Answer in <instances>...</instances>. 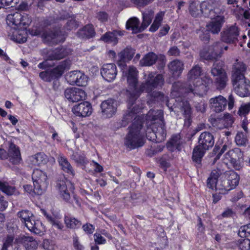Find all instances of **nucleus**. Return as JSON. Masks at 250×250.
<instances>
[{
  "mask_svg": "<svg viewBox=\"0 0 250 250\" xmlns=\"http://www.w3.org/2000/svg\"><path fill=\"white\" fill-rule=\"evenodd\" d=\"M128 103V100L127 101ZM135 102L128 103V108L124 115L121 122V126H125L132 121H133L132 126L125 140V145L130 149L142 146L145 144V133L141 131L143 126L142 119L138 115L142 107L134 106Z\"/></svg>",
  "mask_w": 250,
  "mask_h": 250,
  "instance_id": "f257e3e1",
  "label": "nucleus"
},
{
  "mask_svg": "<svg viewBox=\"0 0 250 250\" xmlns=\"http://www.w3.org/2000/svg\"><path fill=\"white\" fill-rule=\"evenodd\" d=\"M144 78L146 81L140 84L138 92H143L145 91L149 94L150 98L148 101V103L164 101L168 103L167 97H165L162 93L156 91H152L154 89L161 88L164 85L163 76L162 74L155 76L154 73L150 72L147 75L145 74Z\"/></svg>",
  "mask_w": 250,
  "mask_h": 250,
  "instance_id": "f03ea898",
  "label": "nucleus"
},
{
  "mask_svg": "<svg viewBox=\"0 0 250 250\" xmlns=\"http://www.w3.org/2000/svg\"><path fill=\"white\" fill-rule=\"evenodd\" d=\"M163 118V112L161 110L150 109L146 114V120L147 121L159 120L157 123H153L152 125L151 132L149 131V129H147L146 137L149 140L161 142L165 139L167 133L165 124Z\"/></svg>",
  "mask_w": 250,
  "mask_h": 250,
  "instance_id": "7ed1b4c3",
  "label": "nucleus"
},
{
  "mask_svg": "<svg viewBox=\"0 0 250 250\" xmlns=\"http://www.w3.org/2000/svg\"><path fill=\"white\" fill-rule=\"evenodd\" d=\"M198 144L194 148L192 154V160L198 168L201 166V161L205 151L211 148L214 144L213 136L208 132L202 133L198 138Z\"/></svg>",
  "mask_w": 250,
  "mask_h": 250,
  "instance_id": "20e7f679",
  "label": "nucleus"
},
{
  "mask_svg": "<svg viewBox=\"0 0 250 250\" xmlns=\"http://www.w3.org/2000/svg\"><path fill=\"white\" fill-rule=\"evenodd\" d=\"M202 72V67L198 64L192 67L188 74V84L185 87V92L191 93L194 95H200L202 91L207 90L206 87L201 83L200 76Z\"/></svg>",
  "mask_w": 250,
  "mask_h": 250,
  "instance_id": "39448f33",
  "label": "nucleus"
},
{
  "mask_svg": "<svg viewBox=\"0 0 250 250\" xmlns=\"http://www.w3.org/2000/svg\"><path fill=\"white\" fill-rule=\"evenodd\" d=\"M127 83L128 89L127 90V95L128 98V103L132 104L135 102L142 92H138L140 85H138V71L136 68L130 66L126 73Z\"/></svg>",
  "mask_w": 250,
  "mask_h": 250,
  "instance_id": "423d86ee",
  "label": "nucleus"
},
{
  "mask_svg": "<svg viewBox=\"0 0 250 250\" xmlns=\"http://www.w3.org/2000/svg\"><path fill=\"white\" fill-rule=\"evenodd\" d=\"M17 216L31 232L40 234L43 232L42 223L39 220H35L33 214L29 210L24 209L20 211Z\"/></svg>",
  "mask_w": 250,
  "mask_h": 250,
  "instance_id": "0eeeda50",
  "label": "nucleus"
},
{
  "mask_svg": "<svg viewBox=\"0 0 250 250\" xmlns=\"http://www.w3.org/2000/svg\"><path fill=\"white\" fill-rule=\"evenodd\" d=\"M182 86V84L179 83H175L172 85L171 95L174 98H175L176 106L179 108L184 116L186 120H189L190 118L191 111L190 104L187 101H185L181 97L179 93H182L184 89L180 88Z\"/></svg>",
  "mask_w": 250,
  "mask_h": 250,
  "instance_id": "6e6552de",
  "label": "nucleus"
},
{
  "mask_svg": "<svg viewBox=\"0 0 250 250\" xmlns=\"http://www.w3.org/2000/svg\"><path fill=\"white\" fill-rule=\"evenodd\" d=\"M218 182L217 189L222 194L234 188L239 184V176L234 171H230L223 175L221 174Z\"/></svg>",
  "mask_w": 250,
  "mask_h": 250,
  "instance_id": "1a4fd4ad",
  "label": "nucleus"
},
{
  "mask_svg": "<svg viewBox=\"0 0 250 250\" xmlns=\"http://www.w3.org/2000/svg\"><path fill=\"white\" fill-rule=\"evenodd\" d=\"M71 64L70 60H64L55 68L40 72L39 76L43 81L50 82L60 78L65 70L70 69Z\"/></svg>",
  "mask_w": 250,
  "mask_h": 250,
  "instance_id": "9d476101",
  "label": "nucleus"
},
{
  "mask_svg": "<svg viewBox=\"0 0 250 250\" xmlns=\"http://www.w3.org/2000/svg\"><path fill=\"white\" fill-rule=\"evenodd\" d=\"M200 8L202 14L209 18H214L217 15L225 12V7L215 0H208L202 2Z\"/></svg>",
  "mask_w": 250,
  "mask_h": 250,
  "instance_id": "9b49d317",
  "label": "nucleus"
},
{
  "mask_svg": "<svg viewBox=\"0 0 250 250\" xmlns=\"http://www.w3.org/2000/svg\"><path fill=\"white\" fill-rule=\"evenodd\" d=\"M32 178L34 187V192L38 195H42L46 190L48 186L46 173L40 169H35Z\"/></svg>",
  "mask_w": 250,
  "mask_h": 250,
  "instance_id": "f8f14e48",
  "label": "nucleus"
},
{
  "mask_svg": "<svg viewBox=\"0 0 250 250\" xmlns=\"http://www.w3.org/2000/svg\"><path fill=\"white\" fill-rule=\"evenodd\" d=\"M222 53V43L219 42H216L210 46L207 50L202 51L200 56L206 60L214 61L221 57Z\"/></svg>",
  "mask_w": 250,
  "mask_h": 250,
  "instance_id": "ddd939ff",
  "label": "nucleus"
},
{
  "mask_svg": "<svg viewBox=\"0 0 250 250\" xmlns=\"http://www.w3.org/2000/svg\"><path fill=\"white\" fill-rule=\"evenodd\" d=\"M232 83L234 92L241 97H247L250 95V81L245 77L232 79Z\"/></svg>",
  "mask_w": 250,
  "mask_h": 250,
  "instance_id": "4468645a",
  "label": "nucleus"
},
{
  "mask_svg": "<svg viewBox=\"0 0 250 250\" xmlns=\"http://www.w3.org/2000/svg\"><path fill=\"white\" fill-rule=\"evenodd\" d=\"M243 156L241 150L238 148L229 150L224 155V162L226 164L229 163L236 170H240L242 168V165L240 160Z\"/></svg>",
  "mask_w": 250,
  "mask_h": 250,
  "instance_id": "2eb2a0df",
  "label": "nucleus"
},
{
  "mask_svg": "<svg viewBox=\"0 0 250 250\" xmlns=\"http://www.w3.org/2000/svg\"><path fill=\"white\" fill-rule=\"evenodd\" d=\"M239 31L237 26L231 25L224 28L221 33V41L227 43H235L238 41Z\"/></svg>",
  "mask_w": 250,
  "mask_h": 250,
  "instance_id": "dca6fc26",
  "label": "nucleus"
},
{
  "mask_svg": "<svg viewBox=\"0 0 250 250\" xmlns=\"http://www.w3.org/2000/svg\"><path fill=\"white\" fill-rule=\"evenodd\" d=\"M101 113L104 118H111L116 112L117 104L114 100L109 99L103 101L100 105Z\"/></svg>",
  "mask_w": 250,
  "mask_h": 250,
  "instance_id": "f3484780",
  "label": "nucleus"
},
{
  "mask_svg": "<svg viewBox=\"0 0 250 250\" xmlns=\"http://www.w3.org/2000/svg\"><path fill=\"white\" fill-rule=\"evenodd\" d=\"M66 80L71 85H77L83 86L86 85L87 77L80 71H73L69 72L66 76Z\"/></svg>",
  "mask_w": 250,
  "mask_h": 250,
  "instance_id": "a211bd4d",
  "label": "nucleus"
},
{
  "mask_svg": "<svg viewBox=\"0 0 250 250\" xmlns=\"http://www.w3.org/2000/svg\"><path fill=\"white\" fill-rule=\"evenodd\" d=\"M233 122V118L229 113L225 114L223 116L220 118H212L210 122L213 126L219 129L228 128L231 127Z\"/></svg>",
  "mask_w": 250,
  "mask_h": 250,
  "instance_id": "6ab92c4d",
  "label": "nucleus"
},
{
  "mask_svg": "<svg viewBox=\"0 0 250 250\" xmlns=\"http://www.w3.org/2000/svg\"><path fill=\"white\" fill-rule=\"evenodd\" d=\"M91 104L87 101L83 102L75 105L72 108V112L77 116L86 117L89 116L92 113Z\"/></svg>",
  "mask_w": 250,
  "mask_h": 250,
  "instance_id": "aec40b11",
  "label": "nucleus"
},
{
  "mask_svg": "<svg viewBox=\"0 0 250 250\" xmlns=\"http://www.w3.org/2000/svg\"><path fill=\"white\" fill-rule=\"evenodd\" d=\"M42 37L44 42L49 44L58 43L60 42H63L65 40V37L63 34H62L60 31H44Z\"/></svg>",
  "mask_w": 250,
  "mask_h": 250,
  "instance_id": "412c9836",
  "label": "nucleus"
},
{
  "mask_svg": "<svg viewBox=\"0 0 250 250\" xmlns=\"http://www.w3.org/2000/svg\"><path fill=\"white\" fill-rule=\"evenodd\" d=\"M210 19L212 21L207 25L208 29L213 34H218L225 22L224 13L217 15L216 17Z\"/></svg>",
  "mask_w": 250,
  "mask_h": 250,
  "instance_id": "4be33fe9",
  "label": "nucleus"
},
{
  "mask_svg": "<svg viewBox=\"0 0 250 250\" xmlns=\"http://www.w3.org/2000/svg\"><path fill=\"white\" fill-rule=\"evenodd\" d=\"M101 74L103 78L107 82L113 81L117 74L116 66L114 63H107L103 65Z\"/></svg>",
  "mask_w": 250,
  "mask_h": 250,
  "instance_id": "5701e85b",
  "label": "nucleus"
},
{
  "mask_svg": "<svg viewBox=\"0 0 250 250\" xmlns=\"http://www.w3.org/2000/svg\"><path fill=\"white\" fill-rule=\"evenodd\" d=\"M209 104L210 108L214 111L219 113L225 109L227 104V100L223 96L219 95L210 98Z\"/></svg>",
  "mask_w": 250,
  "mask_h": 250,
  "instance_id": "b1692460",
  "label": "nucleus"
},
{
  "mask_svg": "<svg viewBox=\"0 0 250 250\" xmlns=\"http://www.w3.org/2000/svg\"><path fill=\"white\" fill-rule=\"evenodd\" d=\"M64 95L67 99L72 102H78L86 96L84 90L76 87L67 88L64 91Z\"/></svg>",
  "mask_w": 250,
  "mask_h": 250,
  "instance_id": "393cba45",
  "label": "nucleus"
},
{
  "mask_svg": "<svg viewBox=\"0 0 250 250\" xmlns=\"http://www.w3.org/2000/svg\"><path fill=\"white\" fill-rule=\"evenodd\" d=\"M135 54V50L131 47H126L118 54V65L123 69L126 66L125 63L130 61Z\"/></svg>",
  "mask_w": 250,
  "mask_h": 250,
  "instance_id": "a878e982",
  "label": "nucleus"
},
{
  "mask_svg": "<svg viewBox=\"0 0 250 250\" xmlns=\"http://www.w3.org/2000/svg\"><path fill=\"white\" fill-rule=\"evenodd\" d=\"M7 154V159L14 165H18L22 160L19 147L12 142L9 143V148Z\"/></svg>",
  "mask_w": 250,
  "mask_h": 250,
  "instance_id": "bb28decb",
  "label": "nucleus"
},
{
  "mask_svg": "<svg viewBox=\"0 0 250 250\" xmlns=\"http://www.w3.org/2000/svg\"><path fill=\"white\" fill-rule=\"evenodd\" d=\"M73 185L70 182L65 180H60L57 182V187L60 192L61 197L66 201L70 198V194L67 190V188H73Z\"/></svg>",
  "mask_w": 250,
  "mask_h": 250,
  "instance_id": "cd10ccee",
  "label": "nucleus"
},
{
  "mask_svg": "<svg viewBox=\"0 0 250 250\" xmlns=\"http://www.w3.org/2000/svg\"><path fill=\"white\" fill-rule=\"evenodd\" d=\"M66 55L65 52V50L62 48H58L54 50L52 53L49 54L48 56V59L43 61L45 62V66L46 68L53 66L54 63L52 62L50 63V61L55 60H60L62 59Z\"/></svg>",
  "mask_w": 250,
  "mask_h": 250,
  "instance_id": "c85d7f7f",
  "label": "nucleus"
},
{
  "mask_svg": "<svg viewBox=\"0 0 250 250\" xmlns=\"http://www.w3.org/2000/svg\"><path fill=\"white\" fill-rule=\"evenodd\" d=\"M221 175V171L219 169L213 170L207 179V187L211 189H217L218 179Z\"/></svg>",
  "mask_w": 250,
  "mask_h": 250,
  "instance_id": "c756f323",
  "label": "nucleus"
},
{
  "mask_svg": "<svg viewBox=\"0 0 250 250\" xmlns=\"http://www.w3.org/2000/svg\"><path fill=\"white\" fill-rule=\"evenodd\" d=\"M168 67L174 76H179L184 70V64L182 61L175 59L168 64Z\"/></svg>",
  "mask_w": 250,
  "mask_h": 250,
  "instance_id": "7c9ffc66",
  "label": "nucleus"
},
{
  "mask_svg": "<svg viewBox=\"0 0 250 250\" xmlns=\"http://www.w3.org/2000/svg\"><path fill=\"white\" fill-rule=\"evenodd\" d=\"M21 241L26 250H36L39 245L37 240L32 236L23 235Z\"/></svg>",
  "mask_w": 250,
  "mask_h": 250,
  "instance_id": "2f4dec72",
  "label": "nucleus"
},
{
  "mask_svg": "<svg viewBox=\"0 0 250 250\" xmlns=\"http://www.w3.org/2000/svg\"><path fill=\"white\" fill-rule=\"evenodd\" d=\"M41 212L54 227L60 230H62L63 229L64 226L60 221V218L58 216L54 217V215L48 214L43 209H41Z\"/></svg>",
  "mask_w": 250,
  "mask_h": 250,
  "instance_id": "473e14b6",
  "label": "nucleus"
},
{
  "mask_svg": "<svg viewBox=\"0 0 250 250\" xmlns=\"http://www.w3.org/2000/svg\"><path fill=\"white\" fill-rule=\"evenodd\" d=\"M78 36L82 39H89L95 35V32L92 24H87L77 32Z\"/></svg>",
  "mask_w": 250,
  "mask_h": 250,
  "instance_id": "72a5a7b5",
  "label": "nucleus"
},
{
  "mask_svg": "<svg viewBox=\"0 0 250 250\" xmlns=\"http://www.w3.org/2000/svg\"><path fill=\"white\" fill-rule=\"evenodd\" d=\"M58 160L59 165L62 167V169L69 174L74 176L75 174L74 170L67 160V158L62 154L59 155Z\"/></svg>",
  "mask_w": 250,
  "mask_h": 250,
  "instance_id": "f704fd0d",
  "label": "nucleus"
},
{
  "mask_svg": "<svg viewBox=\"0 0 250 250\" xmlns=\"http://www.w3.org/2000/svg\"><path fill=\"white\" fill-rule=\"evenodd\" d=\"M246 70V66L243 62H236L234 64L233 73L232 75V79L236 80L237 79L245 77L244 72Z\"/></svg>",
  "mask_w": 250,
  "mask_h": 250,
  "instance_id": "c9c22d12",
  "label": "nucleus"
},
{
  "mask_svg": "<svg viewBox=\"0 0 250 250\" xmlns=\"http://www.w3.org/2000/svg\"><path fill=\"white\" fill-rule=\"evenodd\" d=\"M143 21L141 25V31H144L151 23L154 15L152 10H147L142 13Z\"/></svg>",
  "mask_w": 250,
  "mask_h": 250,
  "instance_id": "e433bc0d",
  "label": "nucleus"
},
{
  "mask_svg": "<svg viewBox=\"0 0 250 250\" xmlns=\"http://www.w3.org/2000/svg\"><path fill=\"white\" fill-rule=\"evenodd\" d=\"M46 155L43 153H38L29 158L30 164L33 166H39L46 163Z\"/></svg>",
  "mask_w": 250,
  "mask_h": 250,
  "instance_id": "4c0bfd02",
  "label": "nucleus"
},
{
  "mask_svg": "<svg viewBox=\"0 0 250 250\" xmlns=\"http://www.w3.org/2000/svg\"><path fill=\"white\" fill-rule=\"evenodd\" d=\"M140 21L139 20L136 18L133 17L129 19L126 22V29H131L133 32L135 33H138L142 32L141 31V26H139Z\"/></svg>",
  "mask_w": 250,
  "mask_h": 250,
  "instance_id": "58836bf2",
  "label": "nucleus"
},
{
  "mask_svg": "<svg viewBox=\"0 0 250 250\" xmlns=\"http://www.w3.org/2000/svg\"><path fill=\"white\" fill-rule=\"evenodd\" d=\"M157 59L158 57L155 53L150 52L140 61V63L144 66H151L156 62Z\"/></svg>",
  "mask_w": 250,
  "mask_h": 250,
  "instance_id": "ea45409f",
  "label": "nucleus"
},
{
  "mask_svg": "<svg viewBox=\"0 0 250 250\" xmlns=\"http://www.w3.org/2000/svg\"><path fill=\"white\" fill-rule=\"evenodd\" d=\"M64 220L66 226L69 229H77L80 228L82 225L80 221L71 216H65Z\"/></svg>",
  "mask_w": 250,
  "mask_h": 250,
  "instance_id": "a19ab883",
  "label": "nucleus"
},
{
  "mask_svg": "<svg viewBox=\"0 0 250 250\" xmlns=\"http://www.w3.org/2000/svg\"><path fill=\"white\" fill-rule=\"evenodd\" d=\"M165 13L161 11L158 13L155 18L154 21L149 28V31L154 32L158 30L163 20Z\"/></svg>",
  "mask_w": 250,
  "mask_h": 250,
  "instance_id": "79ce46f5",
  "label": "nucleus"
},
{
  "mask_svg": "<svg viewBox=\"0 0 250 250\" xmlns=\"http://www.w3.org/2000/svg\"><path fill=\"white\" fill-rule=\"evenodd\" d=\"M23 12H17L13 14H9L7 16V20L12 22L13 24L17 26H21V19H22Z\"/></svg>",
  "mask_w": 250,
  "mask_h": 250,
  "instance_id": "37998d69",
  "label": "nucleus"
},
{
  "mask_svg": "<svg viewBox=\"0 0 250 250\" xmlns=\"http://www.w3.org/2000/svg\"><path fill=\"white\" fill-rule=\"evenodd\" d=\"M228 78L226 72H223L220 75L217 77L215 83L218 89L221 90L225 87Z\"/></svg>",
  "mask_w": 250,
  "mask_h": 250,
  "instance_id": "c03bdc74",
  "label": "nucleus"
},
{
  "mask_svg": "<svg viewBox=\"0 0 250 250\" xmlns=\"http://www.w3.org/2000/svg\"><path fill=\"white\" fill-rule=\"evenodd\" d=\"M0 190L6 194L11 195L15 193L16 189L9 186L7 182L0 180Z\"/></svg>",
  "mask_w": 250,
  "mask_h": 250,
  "instance_id": "a18cd8bd",
  "label": "nucleus"
},
{
  "mask_svg": "<svg viewBox=\"0 0 250 250\" xmlns=\"http://www.w3.org/2000/svg\"><path fill=\"white\" fill-rule=\"evenodd\" d=\"M223 62L220 61H216L213 64L211 69V73L214 76H218L223 73L226 72L222 68Z\"/></svg>",
  "mask_w": 250,
  "mask_h": 250,
  "instance_id": "49530a36",
  "label": "nucleus"
},
{
  "mask_svg": "<svg viewBox=\"0 0 250 250\" xmlns=\"http://www.w3.org/2000/svg\"><path fill=\"white\" fill-rule=\"evenodd\" d=\"M235 141L239 146H245L248 143V140L244 133L239 132L235 136Z\"/></svg>",
  "mask_w": 250,
  "mask_h": 250,
  "instance_id": "de8ad7c7",
  "label": "nucleus"
},
{
  "mask_svg": "<svg viewBox=\"0 0 250 250\" xmlns=\"http://www.w3.org/2000/svg\"><path fill=\"white\" fill-rule=\"evenodd\" d=\"M101 40L108 42H113L114 43H117V38L114 33L110 32H106L104 35H103L101 38Z\"/></svg>",
  "mask_w": 250,
  "mask_h": 250,
  "instance_id": "09e8293b",
  "label": "nucleus"
},
{
  "mask_svg": "<svg viewBox=\"0 0 250 250\" xmlns=\"http://www.w3.org/2000/svg\"><path fill=\"white\" fill-rule=\"evenodd\" d=\"M250 111V103L243 104L241 105L237 114L240 116L245 117Z\"/></svg>",
  "mask_w": 250,
  "mask_h": 250,
  "instance_id": "8fccbe9b",
  "label": "nucleus"
},
{
  "mask_svg": "<svg viewBox=\"0 0 250 250\" xmlns=\"http://www.w3.org/2000/svg\"><path fill=\"white\" fill-rule=\"evenodd\" d=\"M238 235L241 237H247L250 235V224L241 226L238 231Z\"/></svg>",
  "mask_w": 250,
  "mask_h": 250,
  "instance_id": "3c124183",
  "label": "nucleus"
},
{
  "mask_svg": "<svg viewBox=\"0 0 250 250\" xmlns=\"http://www.w3.org/2000/svg\"><path fill=\"white\" fill-rule=\"evenodd\" d=\"M189 10L190 14L194 17H198L202 15L201 8L199 9L194 3H191L189 6Z\"/></svg>",
  "mask_w": 250,
  "mask_h": 250,
  "instance_id": "603ef678",
  "label": "nucleus"
},
{
  "mask_svg": "<svg viewBox=\"0 0 250 250\" xmlns=\"http://www.w3.org/2000/svg\"><path fill=\"white\" fill-rule=\"evenodd\" d=\"M22 17V19H21V26L20 27L26 28L31 23V18L28 15L24 12H23Z\"/></svg>",
  "mask_w": 250,
  "mask_h": 250,
  "instance_id": "864d4df0",
  "label": "nucleus"
},
{
  "mask_svg": "<svg viewBox=\"0 0 250 250\" xmlns=\"http://www.w3.org/2000/svg\"><path fill=\"white\" fill-rule=\"evenodd\" d=\"M18 0H0V9L6 8L7 6L13 7L18 3Z\"/></svg>",
  "mask_w": 250,
  "mask_h": 250,
  "instance_id": "5fc2aeb1",
  "label": "nucleus"
},
{
  "mask_svg": "<svg viewBox=\"0 0 250 250\" xmlns=\"http://www.w3.org/2000/svg\"><path fill=\"white\" fill-rule=\"evenodd\" d=\"M14 238L12 235H7L4 241L1 250H7L9 247L12 246Z\"/></svg>",
  "mask_w": 250,
  "mask_h": 250,
  "instance_id": "6e6d98bb",
  "label": "nucleus"
},
{
  "mask_svg": "<svg viewBox=\"0 0 250 250\" xmlns=\"http://www.w3.org/2000/svg\"><path fill=\"white\" fill-rule=\"evenodd\" d=\"M42 247L46 250H55V246L53 241L45 239L42 243Z\"/></svg>",
  "mask_w": 250,
  "mask_h": 250,
  "instance_id": "4d7b16f0",
  "label": "nucleus"
},
{
  "mask_svg": "<svg viewBox=\"0 0 250 250\" xmlns=\"http://www.w3.org/2000/svg\"><path fill=\"white\" fill-rule=\"evenodd\" d=\"M202 84H203L207 90L205 91H202V94L200 96L203 95V94L206 93L208 91V87L209 85L210 84L212 83V80L209 78L208 76H205L203 79H201Z\"/></svg>",
  "mask_w": 250,
  "mask_h": 250,
  "instance_id": "13d9d810",
  "label": "nucleus"
},
{
  "mask_svg": "<svg viewBox=\"0 0 250 250\" xmlns=\"http://www.w3.org/2000/svg\"><path fill=\"white\" fill-rule=\"evenodd\" d=\"M96 18L101 22H105L107 21L108 14L104 11H99L96 13Z\"/></svg>",
  "mask_w": 250,
  "mask_h": 250,
  "instance_id": "bf43d9fd",
  "label": "nucleus"
},
{
  "mask_svg": "<svg viewBox=\"0 0 250 250\" xmlns=\"http://www.w3.org/2000/svg\"><path fill=\"white\" fill-rule=\"evenodd\" d=\"M77 27V21L74 19H70L66 22L65 28L67 30H71Z\"/></svg>",
  "mask_w": 250,
  "mask_h": 250,
  "instance_id": "052dcab7",
  "label": "nucleus"
},
{
  "mask_svg": "<svg viewBox=\"0 0 250 250\" xmlns=\"http://www.w3.org/2000/svg\"><path fill=\"white\" fill-rule=\"evenodd\" d=\"M169 143L173 146L178 147L181 143L180 136L179 135L172 136Z\"/></svg>",
  "mask_w": 250,
  "mask_h": 250,
  "instance_id": "680f3d73",
  "label": "nucleus"
},
{
  "mask_svg": "<svg viewBox=\"0 0 250 250\" xmlns=\"http://www.w3.org/2000/svg\"><path fill=\"white\" fill-rule=\"evenodd\" d=\"M239 248L241 250H250V240L244 239L240 244Z\"/></svg>",
  "mask_w": 250,
  "mask_h": 250,
  "instance_id": "e2e57ef3",
  "label": "nucleus"
},
{
  "mask_svg": "<svg viewBox=\"0 0 250 250\" xmlns=\"http://www.w3.org/2000/svg\"><path fill=\"white\" fill-rule=\"evenodd\" d=\"M180 54V50L176 46H173L169 48L167 51L169 56H178Z\"/></svg>",
  "mask_w": 250,
  "mask_h": 250,
  "instance_id": "0e129e2a",
  "label": "nucleus"
},
{
  "mask_svg": "<svg viewBox=\"0 0 250 250\" xmlns=\"http://www.w3.org/2000/svg\"><path fill=\"white\" fill-rule=\"evenodd\" d=\"M94 238L95 243L98 244H104L106 242V240L99 233H95Z\"/></svg>",
  "mask_w": 250,
  "mask_h": 250,
  "instance_id": "69168bd1",
  "label": "nucleus"
},
{
  "mask_svg": "<svg viewBox=\"0 0 250 250\" xmlns=\"http://www.w3.org/2000/svg\"><path fill=\"white\" fill-rule=\"evenodd\" d=\"M154 0H131V2L138 6H144Z\"/></svg>",
  "mask_w": 250,
  "mask_h": 250,
  "instance_id": "338daca9",
  "label": "nucleus"
},
{
  "mask_svg": "<svg viewBox=\"0 0 250 250\" xmlns=\"http://www.w3.org/2000/svg\"><path fill=\"white\" fill-rule=\"evenodd\" d=\"M83 230L87 233L91 234L93 232L95 228L90 224H86L83 226Z\"/></svg>",
  "mask_w": 250,
  "mask_h": 250,
  "instance_id": "774afa93",
  "label": "nucleus"
}]
</instances>
